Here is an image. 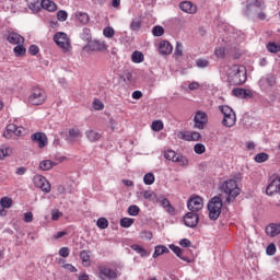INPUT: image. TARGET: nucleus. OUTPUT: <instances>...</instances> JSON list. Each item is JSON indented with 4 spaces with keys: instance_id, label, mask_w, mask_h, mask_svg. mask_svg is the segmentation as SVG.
Listing matches in <instances>:
<instances>
[{
    "instance_id": "36",
    "label": "nucleus",
    "mask_w": 280,
    "mask_h": 280,
    "mask_svg": "<svg viewBox=\"0 0 280 280\" xmlns=\"http://www.w3.org/2000/svg\"><path fill=\"white\" fill-rule=\"evenodd\" d=\"M142 196L145 200H150V202H154V200H156V194H154L152 190L143 191Z\"/></svg>"
},
{
    "instance_id": "54",
    "label": "nucleus",
    "mask_w": 280,
    "mask_h": 280,
    "mask_svg": "<svg viewBox=\"0 0 280 280\" xmlns=\"http://www.w3.org/2000/svg\"><path fill=\"white\" fill-rule=\"evenodd\" d=\"M196 65L199 69H207V67H209V60H207V59H197Z\"/></svg>"
},
{
    "instance_id": "4",
    "label": "nucleus",
    "mask_w": 280,
    "mask_h": 280,
    "mask_svg": "<svg viewBox=\"0 0 280 280\" xmlns=\"http://www.w3.org/2000/svg\"><path fill=\"white\" fill-rule=\"evenodd\" d=\"M208 211L210 220H218L220 213H222V199L213 197L208 203Z\"/></svg>"
},
{
    "instance_id": "49",
    "label": "nucleus",
    "mask_w": 280,
    "mask_h": 280,
    "mask_svg": "<svg viewBox=\"0 0 280 280\" xmlns=\"http://www.w3.org/2000/svg\"><path fill=\"white\" fill-rule=\"evenodd\" d=\"M152 34L153 36H163L165 34V30L163 28V26H154L153 30H152Z\"/></svg>"
},
{
    "instance_id": "32",
    "label": "nucleus",
    "mask_w": 280,
    "mask_h": 280,
    "mask_svg": "<svg viewBox=\"0 0 280 280\" xmlns=\"http://www.w3.org/2000/svg\"><path fill=\"white\" fill-rule=\"evenodd\" d=\"M219 110L222 113L223 117H228L229 115H233V113H235L233 108L229 107L228 105H220Z\"/></svg>"
},
{
    "instance_id": "5",
    "label": "nucleus",
    "mask_w": 280,
    "mask_h": 280,
    "mask_svg": "<svg viewBox=\"0 0 280 280\" xmlns=\"http://www.w3.org/2000/svg\"><path fill=\"white\" fill-rule=\"evenodd\" d=\"M54 42L59 47V49H62L65 54H67V51H71V42L69 40L67 33H56L54 35Z\"/></svg>"
},
{
    "instance_id": "13",
    "label": "nucleus",
    "mask_w": 280,
    "mask_h": 280,
    "mask_svg": "<svg viewBox=\"0 0 280 280\" xmlns=\"http://www.w3.org/2000/svg\"><path fill=\"white\" fill-rule=\"evenodd\" d=\"M198 213L188 212L184 217V224H186L189 229H194V226H198Z\"/></svg>"
},
{
    "instance_id": "56",
    "label": "nucleus",
    "mask_w": 280,
    "mask_h": 280,
    "mask_svg": "<svg viewBox=\"0 0 280 280\" xmlns=\"http://www.w3.org/2000/svg\"><path fill=\"white\" fill-rule=\"evenodd\" d=\"M10 154V148L1 147L0 148V161H3Z\"/></svg>"
},
{
    "instance_id": "2",
    "label": "nucleus",
    "mask_w": 280,
    "mask_h": 280,
    "mask_svg": "<svg viewBox=\"0 0 280 280\" xmlns=\"http://www.w3.org/2000/svg\"><path fill=\"white\" fill-rule=\"evenodd\" d=\"M96 277L100 280H117L121 277V271H119L117 266L102 264L97 266Z\"/></svg>"
},
{
    "instance_id": "12",
    "label": "nucleus",
    "mask_w": 280,
    "mask_h": 280,
    "mask_svg": "<svg viewBox=\"0 0 280 280\" xmlns=\"http://www.w3.org/2000/svg\"><path fill=\"white\" fill-rule=\"evenodd\" d=\"M267 196H275L280 194V176L275 177L266 188Z\"/></svg>"
},
{
    "instance_id": "30",
    "label": "nucleus",
    "mask_w": 280,
    "mask_h": 280,
    "mask_svg": "<svg viewBox=\"0 0 280 280\" xmlns=\"http://www.w3.org/2000/svg\"><path fill=\"white\" fill-rule=\"evenodd\" d=\"M131 60L136 65H140V62H143V60H144L143 52L137 51V50L133 51L132 55H131Z\"/></svg>"
},
{
    "instance_id": "14",
    "label": "nucleus",
    "mask_w": 280,
    "mask_h": 280,
    "mask_svg": "<svg viewBox=\"0 0 280 280\" xmlns=\"http://www.w3.org/2000/svg\"><path fill=\"white\" fill-rule=\"evenodd\" d=\"M232 94L235 97H240L241 100H250L253 98V91L252 90H246L242 88H236L232 90Z\"/></svg>"
},
{
    "instance_id": "34",
    "label": "nucleus",
    "mask_w": 280,
    "mask_h": 280,
    "mask_svg": "<svg viewBox=\"0 0 280 280\" xmlns=\"http://www.w3.org/2000/svg\"><path fill=\"white\" fill-rule=\"evenodd\" d=\"M267 51H270V54H279L280 46L277 45L275 42H270L267 44Z\"/></svg>"
},
{
    "instance_id": "46",
    "label": "nucleus",
    "mask_w": 280,
    "mask_h": 280,
    "mask_svg": "<svg viewBox=\"0 0 280 280\" xmlns=\"http://www.w3.org/2000/svg\"><path fill=\"white\" fill-rule=\"evenodd\" d=\"M207 148L202 143H196L194 147V152L196 154H205Z\"/></svg>"
},
{
    "instance_id": "31",
    "label": "nucleus",
    "mask_w": 280,
    "mask_h": 280,
    "mask_svg": "<svg viewBox=\"0 0 280 280\" xmlns=\"http://www.w3.org/2000/svg\"><path fill=\"white\" fill-rule=\"evenodd\" d=\"M131 249L135 250L136 253H138V255H141V257H148V250H145V248H143L141 245H131Z\"/></svg>"
},
{
    "instance_id": "10",
    "label": "nucleus",
    "mask_w": 280,
    "mask_h": 280,
    "mask_svg": "<svg viewBox=\"0 0 280 280\" xmlns=\"http://www.w3.org/2000/svg\"><path fill=\"white\" fill-rule=\"evenodd\" d=\"M257 8V10H266V1L264 0H247L245 8V16H250V10Z\"/></svg>"
},
{
    "instance_id": "39",
    "label": "nucleus",
    "mask_w": 280,
    "mask_h": 280,
    "mask_svg": "<svg viewBox=\"0 0 280 280\" xmlns=\"http://www.w3.org/2000/svg\"><path fill=\"white\" fill-rule=\"evenodd\" d=\"M43 180H45V176L43 175H35L33 178L34 185L37 186L39 189L45 184Z\"/></svg>"
},
{
    "instance_id": "11",
    "label": "nucleus",
    "mask_w": 280,
    "mask_h": 280,
    "mask_svg": "<svg viewBox=\"0 0 280 280\" xmlns=\"http://www.w3.org/2000/svg\"><path fill=\"white\" fill-rule=\"evenodd\" d=\"M86 51H106L108 49V46L106 45V42H102L98 39L90 42L85 46Z\"/></svg>"
},
{
    "instance_id": "38",
    "label": "nucleus",
    "mask_w": 280,
    "mask_h": 280,
    "mask_svg": "<svg viewBox=\"0 0 280 280\" xmlns=\"http://www.w3.org/2000/svg\"><path fill=\"white\" fill-rule=\"evenodd\" d=\"M151 130L154 132H161L163 130V121L162 120H155L151 125Z\"/></svg>"
},
{
    "instance_id": "37",
    "label": "nucleus",
    "mask_w": 280,
    "mask_h": 280,
    "mask_svg": "<svg viewBox=\"0 0 280 280\" xmlns=\"http://www.w3.org/2000/svg\"><path fill=\"white\" fill-rule=\"evenodd\" d=\"M131 224H135V219L122 218L120 220V226H122V229H130Z\"/></svg>"
},
{
    "instance_id": "47",
    "label": "nucleus",
    "mask_w": 280,
    "mask_h": 280,
    "mask_svg": "<svg viewBox=\"0 0 280 280\" xmlns=\"http://www.w3.org/2000/svg\"><path fill=\"white\" fill-rule=\"evenodd\" d=\"M129 27L131 32H139V30H141V21L132 20Z\"/></svg>"
},
{
    "instance_id": "50",
    "label": "nucleus",
    "mask_w": 280,
    "mask_h": 280,
    "mask_svg": "<svg viewBox=\"0 0 280 280\" xmlns=\"http://www.w3.org/2000/svg\"><path fill=\"white\" fill-rule=\"evenodd\" d=\"M44 185L39 188L45 194H49L51 191V184L47 180V178L44 177L43 179Z\"/></svg>"
},
{
    "instance_id": "45",
    "label": "nucleus",
    "mask_w": 280,
    "mask_h": 280,
    "mask_svg": "<svg viewBox=\"0 0 280 280\" xmlns=\"http://www.w3.org/2000/svg\"><path fill=\"white\" fill-rule=\"evenodd\" d=\"M256 163H266L268 161V153H258L255 155Z\"/></svg>"
},
{
    "instance_id": "52",
    "label": "nucleus",
    "mask_w": 280,
    "mask_h": 280,
    "mask_svg": "<svg viewBox=\"0 0 280 280\" xmlns=\"http://www.w3.org/2000/svg\"><path fill=\"white\" fill-rule=\"evenodd\" d=\"M68 18H69V14L67 13V11L60 10V11L57 12V19L61 23H63V21H67Z\"/></svg>"
},
{
    "instance_id": "55",
    "label": "nucleus",
    "mask_w": 280,
    "mask_h": 280,
    "mask_svg": "<svg viewBox=\"0 0 280 280\" xmlns=\"http://www.w3.org/2000/svg\"><path fill=\"white\" fill-rule=\"evenodd\" d=\"M275 253H277V245H275V243H270L266 248V254L272 256Z\"/></svg>"
},
{
    "instance_id": "16",
    "label": "nucleus",
    "mask_w": 280,
    "mask_h": 280,
    "mask_svg": "<svg viewBox=\"0 0 280 280\" xmlns=\"http://www.w3.org/2000/svg\"><path fill=\"white\" fill-rule=\"evenodd\" d=\"M31 139L34 143H37L38 148H45L47 145V136L43 132L33 133Z\"/></svg>"
},
{
    "instance_id": "61",
    "label": "nucleus",
    "mask_w": 280,
    "mask_h": 280,
    "mask_svg": "<svg viewBox=\"0 0 280 280\" xmlns=\"http://www.w3.org/2000/svg\"><path fill=\"white\" fill-rule=\"evenodd\" d=\"M60 218H62V212H60L59 210L51 211V220L57 221L60 220Z\"/></svg>"
},
{
    "instance_id": "29",
    "label": "nucleus",
    "mask_w": 280,
    "mask_h": 280,
    "mask_svg": "<svg viewBox=\"0 0 280 280\" xmlns=\"http://www.w3.org/2000/svg\"><path fill=\"white\" fill-rule=\"evenodd\" d=\"M164 253H170V249L165 245H158L155 246L153 258L156 259V257H161Z\"/></svg>"
},
{
    "instance_id": "64",
    "label": "nucleus",
    "mask_w": 280,
    "mask_h": 280,
    "mask_svg": "<svg viewBox=\"0 0 280 280\" xmlns=\"http://www.w3.org/2000/svg\"><path fill=\"white\" fill-rule=\"evenodd\" d=\"M39 49L38 46L36 45H32L28 48V54H31V56H36V54H38Z\"/></svg>"
},
{
    "instance_id": "60",
    "label": "nucleus",
    "mask_w": 280,
    "mask_h": 280,
    "mask_svg": "<svg viewBox=\"0 0 280 280\" xmlns=\"http://www.w3.org/2000/svg\"><path fill=\"white\" fill-rule=\"evenodd\" d=\"M175 56H177V57L183 56V44L180 42L176 43Z\"/></svg>"
},
{
    "instance_id": "19",
    "label": "nucleus",
    "mask_w": 280,
    "mask_h": 280,
    "mask_svg": "<svg viewBox=\"0 0 280 280\" xmlns=\"http://www.w3.org/2000/svg\"><path fill=\"white\" fill-rule=\"evenodd\" d=\"M7 40L11 45H23V43H25V38H23L19 33H10Z\"/></svg>"
},
{
    "instance_id": "21",
    "label": "nucleus",
    "mask_w": 280,
    "mask_h": 280,
    "mask_svg": "<svg viewBox=\"0 0 280 280\" xmlns=\"http://www.w3.org/2000/svg\"><path fill=\"white\" fill-rule=\"evenodd\" d=\"M236 121H237V116L235 115V113H233V114H230L229 116L223 117L222 125L225 128H233Z\"/></svg>"
},
{
    "instance_id": "25",
    "label": "nucleus",
    "mask_w": 280,
    "mask_h": 280,
    "mask_svg": "<svg viewBox=\"0 0 280 280\" xmlns=\"http://www.w3.org/2000/svg\"><path fill=\"white\" fill-rule=\"evenodd\" d=\"M171 250H173V253L176 254V257H178L179 259H182V261H186L187 264H189V259L187 258V256L183 255V248L172 244L170 245Z\"/></svg>"
},
{
    "instance_id": "1",
    "label": "nucleus",
    "mask_w": 280,
    "mask_h": 280,
    "mask_svg": "<svg viewBox=\"0 0 280 280\" xmlns=\"http://www.w3.org/2000/svg\"><path fill=\"white\" fill-rule=\"evenodd\" d=\"M240 180H242V174H236L234 179H228L222 184V191L228 196L226 202H233V200L240 196V192L242 191L240 187H237Z\"/></svg>"
},
{
    "instance_id": "20",
    "label": "nucleus",
    "mask_w": 280,
    "mask_h": 280,
    "mask_svg": "<svg viewBox=\"0 0 280 280\" xmlns=\"http://www.w3.org/2000/svg\"><path fill=\"white\" fill-rule=\"evenodd\" d=\"M266 233L269 235V237H277V235H280V223H271L266 228Z\"/></svg>"
},
{
    "instance_id": "9",
    "label": "nucleus",
    "mask_w": 280,
    "mask_h": 280,
    "mask_svg": "<svg viewBox=\"0 0 280 280\" xmlns=\"http://www.w3.org/2000/svg\"><path fill=\"white\" fill-rule=\"evenodd\" d=\"M23 132H25V128L23 127H16L14 124L7 125V130L3 132V137L5 139H12V136L21 137L23 136Z\"/></svg>"
},
{
    "instance_id": "28",
    "label": "nucleus",
    "mask_w": 280,
    "mask_h": 280,
    "mask_svg": "<svg viewBox=\"0 0 280 280\" xmlns=\"http://www.w3.org/2000/svg\"><path fill=\"white\" fill-rule=\"evenodd\" d=\"M28 8L32 10L34 14L40 12L43 9V4L40 0H34L33 2L28 3Z\"/></svg>"
},
{
    "instance_id": "27",
    "label": "nucleus",
    "mask_w": 280,
    "mask_h": 280,
    "mask_svg": "<svg viewBox=\"0 0 280 280\" xmlns=\"http://www.w3.org/2000/svg\"><path fill=\"white\" fill-rule=\"evenodd\" d=\"M52 167H56V162L51 160H44L39 162V170H43V172H48V170H51Z\"/></svg>"
},
{
    "instance_id": "23",
    "label": "nucleus",
    "mask_w": 280,
    "mask_h": 280,
    "mask_svg": "<svg viewBox=\"0 0 280 280\" xmlns=\"http://www.w3.org/2000/svg\"><path fill=\"white\" fill-rule=\"evenodd\" d=\"M160 205L163 207V209H165L167 213H170V215H174V213H176V209L172 207V203L167 198L160 200Z\"/></svg>"
},
{
    "instance_id": "7",
    "label": "nucleus",
    "mask_w": 280,
    "mask_h": 280,
    "mask_svg": "<svg viewBox=\"0 0 280 280\" xmlns=\"http://www.w3.org/2000/svg\"><path fill=\"white\" fill-rule=\"evenodd\" d=\"M205 207V201L200 196L190 197L187 202V208L191 213H198Z\"/></svg>"
},
{
    "instance_id": "59",
    "label": "nucleus",
    "mask_w": 280,
    "mask_h": 280,
    "mask_svg": "<svg viewBox=\"0 0 280 280\" xmlns=\"http://www.w3.org/2000/svg\"><path fill=\"white\" fill-rule=\"evenodd\" d=\"M140 237L141 240H152L153 235H152V232L148 231V230H144L140 233Z\"/></svg>"
},
{
    "instance_id": "24",
    "label": "nucleus",
    "mask_w": 280,
    "mask_h": 280,
    "mask_svg": "<svg viewBox=\"0 0 280 280\" xmlns=\"http://www.w3.org/2000/svg\"><path fill=\"white\" fill-rule=\"evenodd\" d=\"M40 1H42L43 10H47L48 12H56V10H58V7L54 1L51 0H40Z\"/></svg>"
},
{
    "instance_id": "42",
    "label": "nucleus",
    "mask_w": 280,
    "mask_h": 280,
    "mask_svg": "<svg viewBox=\"0 0 280 280\" xmlns=\"http://www.w3.org/2000/svg\"><path fill=\"white\" fill-rule=\"evenodd\" d=\"M103 35L105 36V38H113V36H115V28H113L112 26H107L103 30Z\"/></svg>"
},
{
    "instance_id": "18",
    "label": "nucleus",
    "mask_w": 280,
    "mask_h": 280,
    "mask_svg": "<svg viewBox=\"0 0 280 280\" xmlns=\"http://www.w3.org/2000/svg\"><path fill=\"white\" fill-rule=\"evenodd\" d=\"M172 51H174V47L172 46V44L167 40H162L159 44V54H161V56H170V54H172Z\"/></svg>"
},
{
    "instance_id": "8",
    "label": "nucleus",
    "mask_w": 280,
    "mask_h": 280,
    "mask_svg": "<svg viewBox=\"0 0 280 280\" xmlns=\"http://www.w3.org/2000/svg\"><path fill=\"white\" fill-rule=\"evenodd\" d=\"M208 121H209V116H207V113L202 110H198L195 114L194 122H195V128H197L198 130H205V126H207Z\"/></svg>"
},
{
    "instance_id": "6",
    "label": "nucleus",
    "mask_w": 280,
    "mask_h": 280,
    "mask_svg": "<svg viewBox=\"0 0 280 280\" xmlns=\"http://www.w3.org/2000/svg\"><path fill=\"white\" fill-rule=\"evenodd\" d=\"M46 100H47V94L40 88L33 89L31 95L28 96V102L33 106H40L42 104H45Z\"/></svg>"
},
{
    "instance_id": "53",
    "label": "nucleus",
    "mask_w": 280,
    "mask_h": 280,
    "mask_svg": "<svg viewBox=\"0 0 280 280\" xmlns=\"http://www.w3.org/2000/svg\"><path fill=\"white\" fill-rule=\"evenodd\" d=\"M202 139V136L198 131L190 132L189 138H187V141H200Z\"/></svg>"
},
{
    "instance_id": "48",
    "label": "nucleus",
    "mask_w": 280,
    "mask_h": 280,
    "mask_svg": "<svg viewBox=\"0 0 280 280\" xmlns=\"http://www.w3.org/2000/svg\"><path fill=\"white\" fill-rule=\"evenodd\" d=\"M144 185H153L154 184V174L148 173L143 177Z\"/></svg>"
},
{
    "instance_id": "43",
    "label": "nucleus",
    "mask_w": 280,
    "mask_h": 280,
    "mask_svg": "<svg viewBox=\"0 0 280 280\" xmlns=\"http://www.w3.org/2000/svg\"><path fill=\"white\" fill-rule=\"evenodd\" d=\"M77 18H78V21H80L82 23V25H86V23H89V14L88 13H82V12H79L77 14Z\"/></svg>"
},
{
    "instance_id": "40",
    "label": "nucleus",
    "mask_w": 280,
    "mask_h": 280,
    "mask_svg": "<svg viewBox=\"0 0 280 280\" xmlns=\"http://www.w3.org/2000/svg\"><path fill=\"white\" fill-rule=\"evenodd\" d=\"M175 163H178V165H180L182 167H187V165H189V160H187L183 155H177V158L175 159Z\"/></svg>"
},
{
    "instance_id": "41",
    "label": "nucleus",
    "mask_w": 280,
    "mask_h": 280,
    "mask_svg": "<svg viewBox=\"0 0 280 280\" xmlns=\"http://www.w3.org/2000/svg\"><path fill=\"white\" fill-rule=\"evenodd\" d=\"M80 259L83 261V264H86L89 266L91 261V255L89 254L88 250H82L80 253Z\"/></svg>"
},
{
    "instance_id": "17",
    "label": "nucleus",
    "mask_w": 280,
    "mask_h": 280,
    "mask_svg": "<svg viewBox=\"0 0 280 280\" xmlns=\"http://www.w3.org/2000/svg\"><path fill=\"white\" fill-rule=\"evenodd\" d=\"M179 9L182 12H186V14H196L198 12V8L196 4H192L191 1H183L179 3Z\"/></svg>"
},
{
    "instance_id": "33",
    "label": "nucleus",
    "mask_w": 280,
    "mask_h": 280,
    "mask_svg": "<svg viewBox=\"0 0 280 280\" xmlns=\"http://www.w3.org/2000/svg\"><path fill=\"white\" fill-rule=\"evenodd\" d=\"M178 154L174 150H167L164 152V158H166L167 161H172L173 163L176 162Z\"/></svg>"
},
{
    "instance_id": "15",
    "label": "nucleus",
    "mask_w": 280,
    "mask_h": 280,
    "mask_svg": "<svg viewBox=\"0 0 280 280\" xmlns=\"http://www.w3.org/2000/svg\"><path fill=\"white\" fill-rule=\"evenodd\" d=\"M259 88L265 91L266 86H275L277 84V78L272 74H267L266 77H262L259 82Z\"/></svg>"
},
{
    "instance_id": "44",
    "label": "nucleus",
    "mask_w": 280,
    "mask_h": 280,
    "mask_svg": "<svg viewBox=\"0 0 280 280\" xmlns=\"http://www.w3.org/2000/svg\"><path fill=\"white\" fill-rule=\"evenodd\" d=\"M0 207L3 209H10L12 207V199L4 197L0 200Z\"/></svg>"
},
{
    "instance_id": "57",
    "label": "nucleus",
    "mask_w": 280,
    "mask_h": 280,
    "mask_svg": "<svg viewBox=\"0 0 280 280\" xmlns=\"http://www.w3.org/2000/svg\"><path fill=\"white\" fill-rule=\"evenodd\" d=\"M93 108H94V110H103L104 109V103H102V101H100L98 98H95L93 101Z\"/></svg>"
},
{
    "instance_id": "26",
    "label": "nucleus",
    "mask_w": 280,
    "mask_h": 280,
    "mask_svg": "<svg viewBox=\"0 0 280 280\" xmlns=\"http://www.w3.org/2000/svg\"><path fill=\"white\" fill-rule=\"evenodd\" d=\"M85 137L91 141L92 143L95 141H100L102 139V135L95 130L89 129L85 131Z\"/></svg>"
},
{
    "instance_id": "63",
    "label": "nucleus",
    "mask_w": 280,
    "mask_h": 280,
    "mask_svg": "<svg viewBox=\"0 0 280 280\" xmlns=\"http://www.w3.org/2000/svg\"><path fill=\"white\" fill-rule=\"evenodd\" d=\"M179 245L182 246V248H189L191 246V241H189L188 238H183L179 241Z\"/></svg>"
},
{
    "instance_id": "58",
    "label": "nucleus",
    "mask_w": 280,
    "mask_h": 280,
    "mask_svg": "<svg viewBox=\"0 0 280 280\" xmlns=\"http://www.w3.org/2000/svg\"><path fill=\"white\" fill-rule=\"evenodd\" d=\"M139 211H140V209L138 208V206L137 205H132V206H130L129 208H128V213H129V215H139Z\"/></svg>"
},
{
    "instance_id": "35",
    "label": "nucleus",
    "mask_w": 280,
    "mask_h": 280,
    "mask_svg": "<svg viewBox=\"0 0 280 280\" xmlns=\"http://www.w3.org/2000/svg\"><path fill=\"white\" fill-rule=\"evenodd\" d=\"M26 51L27 50L25 49V46H23V44H18L13 49L15 56H25Z\"/></svg>"
},
{
    "instance_id": "62",
    "label": "nucleus",
    "mask_w": 280,
    "mask_h": 280,
    "mask_svg": "<svg viewBox=\"0 0 280 280\" xmlns=\"http://www.w3.org/2000/svg\"><path fill=\"white\" fill-rule=\"evenodd\" d=\"M71 250L69 249V247H61L59 249V255L60 257H69Z\"/></svg>"
},
{
    "instance_id": "22",
    "label": "nucleus",
    "mask_w": 280,
    "mask_h": 280,
    "mask_svg": "<svg viewBox=\"0 0 280 280\" xmlns=\"http://www.w3.org/2000/svg\"><path fill=\"white\" fill-rule=\"evenodd\" d=\"M78 139H82V131H80L78 128L70 129L68 133V141L74 143V141H78Z\"/></svg>"
},
{
    "instance_id": "51",
    "label": "nucleus",
    "mask_w": 280,
    "mask_h": 280,
    "mask_svg": "<svg viewBox=\"0 0 280 280\" xmlns=\"http://www.w3.org/2000/svg\"><path fill=\"white\" fill-rule=\"evenodd\" d=\"M98 229H108V220L106 218H100L96 222Z\"/></svg>"
},
{
    "instance_id": "3",
    "label": "nucleus",
    "mask_w": 280,
    "mask_h": 280,
    "mask_svg": "<svg viewBox=\"0 0 280 280\" xmlns=\"http://www.w3.org/2000/svg\"><path fill=\"white\" fill-rule=\"evenodd\" d=\"M228 82L234 86H240L246 82V68L244 66H233L228 70Z\"/></svg>"
}]
</instances>
